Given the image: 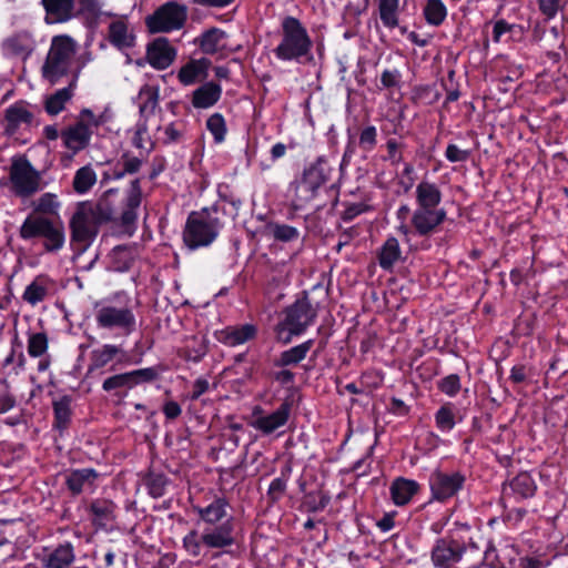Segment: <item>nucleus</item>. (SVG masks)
Returning <instances> with one entry per match:
<instances>
[{"instance_id": "obj_24", "label": "nucleus", "mask_w": 568, "mask_h": 568, "mask_svg": "<svg viewBox=\"0 0 568 568\" xmlns=\"http://www.w3.org/2000/svg\"><path fill=\"white\" fill-rule=\"evenodd\" d=\"M47 23H63L79 13L77 0H41Z\"/></svg>"}, {"instance_id": "obj_3", "label": "nucleus", "mask_w": 568, "mask_h": 568, "mask_svg": "<svg viewBox=\"0 0 568 568\" xmlns=\"http://www.w3.org/2000/svg\"><path fill=\"white\" fill-rule=\"evenodd\" d=\"M113 111L106 106L101 112L94 113L93 110L82 109L75 122L61 132L63 145L73 154H77L90 145L94 130L111 122Z\"/></svg>"}, {"instance_id": "obj_16", "label": "nucleus", "mask_w": 568, "mask_h": 568, "mask_svg": "<svg viewBox=\"0 0 568 568\" xmlns=\"http://www.w3.org/2000/svg\"><path fill=\"white\" fill-rule=\"evenodd\" d=\"M465 547L459 541L447 537L439 538L432 549L430 559L437 568H450L462 559Z\"/></svg>"}, {"instance_id": "obj_20", "label": "nucleus", "mask_w": 568, "mask_h": 568, "mask_svg": "<svg viewBox=\"0 0 568 568\" xmlns=\"http://www.w3.org/2000/svg\"><path fill=\"white\" fill-rule=\"evenodd\" d=\"M176 49L166 38H158L146 48V60L156 70L168 69L175 60Z\"/></svg>"}, {"instance_id": "obj_11", "label": "nucleus", "mask_w": 568, "mask_h": 568, "mask_svg": "<svg viewBox=\"0 0 568 568\" xmlns=\"http://www.w3.org/2000/svg\"><path fill=\"white\" fill-rule=\"evenodd\" d=\"M101 224L103 223L91 210V203H80L70 220L71 241L84 246L90 245L97 237Z\"/></svg>"}, {"instance_id": "obj_21", "label": "nucleus", "mask_w": 568, "mask_h": 568, "mask_svg": "<svg viewBox=\"0 0 568 568\" xmlns=\"http://www.w3.org/2000/svg\"><path fill=\"white\" fill-rule=\"evenodd\" d=\"M108 40L119 50L134 47L135 31L126 17L114 18L108 27Z\"/></svg>"}, {"instance_id": "obj_56", "label": "nucleus", "mask_w": 568, "mask_h": 568, "mask_svg": "<svg viewBox=\"0 0 568 568\" xmlns=\"http://www.w3.org/2000/svg\"><path fill=\"white\" fill-rule=\"evenodd\" d=\"M445 155L449 162H464L469 158L470 152L460 149L456 144H448L446 148Z\"/></svg>"}, {"instance_id": "obj_37", "label": "nucleus", "mask_w": 568, "mask_h": 568, "mask_svg": "<svg viewBox=\"0 0 568 568\" xmlns=\"http://www.w3.org/2000/svg\"><path fill=\"white\" fill-rule=\"evenodd\" d=\"M376 3L383 26L388 29L398 27L400 0H376Z\"/></svg>"}, {"instance_id": "obj_55", "label": "nucleus", "mask_w": 568, "mask_h": 568, "mask_svg": "<svg viewBox=\"0 0 568 568\" xmlns=\"http://www.w3.org/2000/svg\"><path fill=\"white\" fill-rule=\"evenodd\" d=\"M402 73L397 69H386L382 72L381 84L383 89L396 88L399 85Z\"/></svg>"}, {"instance_id": "obj_51", "label": "nucleus", "mask_w": 568, "mask_h": 568, "mask_svg": "<svg viewBox=\"0 0 568 568\" xmlns=\"http://www.w3.org/2000/svg\"><path fill=\"white\" fill-rule=\"evenodd\" d=\"M271 232L275 240L282 242L296 240L300 235L297 229L286 224H274L271 226Z\"/></svg>"}, {"instance_id": "obj_42", "label": "nucleus", "mask_w": 568, "mask_h": 568, "mask_svg": "<svg viewBox=\"0 0 568 568\" xmlns=\"http://www.w3.org/2000/svg\"><path fill=\"white\" fill-rule=\"evenodd\" d=\"M93 523L100 527L106 526L113 519L114 504L108 500H95L91 504Z\"/></svg>"}, {"instance_id": "obj_50", "label": "nucleus", "mask_w": 568, "mask_h": 568, "mask_svg": "<svg viewBox=\"0 0 568 568\" xmlns=\"http://www.w3.org/2000/svg\"><path fill=\"white\" fill-rule=\"evenodd\" d=\"M387 155L384 158L385 161L392 165H398L403 161V150L405 144L397 139H388L386 142Z\"/></svg>"}, {"instance_id": "obj_14", "label": "nucleus", "mask_w": 568, "mask_h": 568, "mask_svg": "<svg viewBox=\"0 0 568 568\" xmlns=\"http://www.w3.org/2000/svg\"><path fill=\"white\" fill-rule=\"evenodd\" d=\"M465 476L458 471H435L429 477V486L436 500L445 501L455 496L464 486Z\"/></svg>"}, {"instance_id": "obj_27", "label": "nucleus", "mask_w": 568, "mask_h": 568, "mask_svg": "<svg viewBox=\"0 0 568 568\" xmlns=\"http://www.w3.org/2000/svg\"><path fill=\"white\" fill-rule=\"evenodd\" d=\"M79 80V72L72 73V79L65 88L57 90L44 100V110L50 115H58L62 112L74 95Z\"/></svg>"}, {"instance_id": "obj_1", "label": "nucleus", "mask_w": 568, "mask_h": 568, "mask_svg": "<svg viewBox=\"0 0 568 568\" xmlns=\"http://www.w3.org/2000/svg\"><path fill=\"white\" fill-rule=\"evenodd\" d=\"M229 501L215 497L209 505L194 506L199 518L209 527L202 532L193 529L183 538V547L192 557H215L235 544L234 518L229 513Z\"/></svg>"}, {"instance_id": "obj_35", "label": "nucleus", "mask_w": 568, "mask_h": 568, "mask_svg": "<svg viewBox=\"0 0 568 568\" xmlns=\"http://www.w3.org/2000/svg\"><path fill=\"white\" fill-rule=\"evenodd\" d=\"M33 216H59L61 202L57 194L47 192L31 202Z\"/></svg>"}, {"instance_id": "obj_48", "label": "nucleus", "mask_w": 568, "mask_h": 568, "mask_svg": "<svg viewBox=\"0 0 568 568\" xmlns=\"http://www.w3.org/2000/svg\"><path fill=\"white\" fill-rule=\"evenodd\" d=\"M291 468L287 467L284 470H282L281 476L273 479L268 490L267 495L271 498L272 501H277L282 498L286 490L287 480L290 478Z\"/></svg>"}, {"instance_id": "obj_29", "label": "nucleus", "mask_w": 568, "mask_h": 568, "mask_svg": "<svg viewBox=\"0 0 568 568\" xmlns=\"http://www.w3.org/2000/svg\"><path fill=\"white\" fill-rule=\"evenodd\" d=\"M142 202V190L140 179H134L128 191L124 207L120 214V222L123 226H131L138 219L136 210Z\"/></svg>"}, {"instance_id": "obj_4", "label": "nucleus", "mask_w": 568, "mask_h": 568, "mask_svg": "<svg viewBox=\"0 0 568 568\" xmlns=\"http://www.w3.org/2000/svg\"><path fill=\"white\" fill-rule=\"evenodd\" d=\"M313 41L304 24L295 17L287 16L281 23V41L274 49L281 61H301L311 57Z\"/></svg>"}, {"instance_id": "obj_7", "label": "nucleus", "mask_w": 568, "mask_h": 568, "mask_svg": "<svg viewBox=\"0 0 568 568\" xmlns=\"http://www.w3.org/2000/svg\"><path fill=\"white\" fill-rule=\"evenodd\" d=\"M316 317V310L312 306L307 297L297 300L293 305L286 308L285 318L277 325V339L287 344L292 335L302 334Z\"/></svg>"}, {"instance_id": "obj_22", "label": "nucleus", "mask_w": 568, "mask_h": 568, "mask_svg": "<svg viewBox=\"0 0 568 568\" xmlns=\"http://www.w3.org/2000/svg\"><path fill=\"white\" fill-rule=\"evenodd\" d=\"M126 357L124 349L114 344H103L90 353L88 373L101 372L112 362L122 363Z\"/></svg>"}, {"instance_id": "obj_10", "label": "nucleus", "mask_w": 568, "mask_h": 568, "mask_svg": "<svg viewBox=\"0 0 568 568\" xmlns=\"http://www.w3.org/2000/svg\"><path fill=\"white\" fill-rule=\"evenodd\" d=\"M333 169L328 161L320 156L312 163L303 174V179L297 186L296 207H302L305 203L312 201L321 186H323L331 176Z\"/></svg>"}, {"instance_id": "obj_25", "label": "nucleus", "mask_w": 568, "mask_h": 568, "mask_svg": "<svg viewBox=\"0 0 568 568\" xmlns=\"http://www.w3.org/2000/svg\"><path fill=\"white\" fill-rule=\"evenodd\" d=\"M227 40L229 36L225 31L219 28H212L202 33L197 43L202 52L206 54H220L221 57H225L233 51Z\"/></svg>"}, {"instance_id": "obj_23", "label": "nucleus", "mask_w": 568, "mask_h": 568, "mask_svg": "<svg viewBox=\"0 0 568 568\" xmlns=\"http://www.w3.org/2000/svg\"><path fill=\"white\" fill-rule=\"evenodd\" d=\"M32 121L33 113L26 101H17L4 111V130L10 135L28 128Z\"/></svg>"}, {"instance_id": "obj_63", "label": "nucleus", "mask_w": 568, "mask_h": 568, "mask_svg": "<svg viewBox=\"0 0 568 568\" xmlns=\"http://www.w3.org/2000/svg\"><path fill=\"white\" fill-rule=\"evenodd\" d=\"M510 30L508 23L503 20H499L495 23L493 29V39L495 42H498L501 36Z\"/></svg>"}, {"instance_id": "obj_36", "label": "nucleus", "mask_w": 568, "mask_h": 568, "mask_svg": "<svg viewBox=\"0 0 568 568\" xmlns=\"http://www.w3.org/2000/svg\"><path fill=\"white\" fill-rule=\"evenodd\" d=\"M418 488L419 486L415 480L397 478L390 486L392 499L397 506L406 505Z\"/></svg>"}, {"instance_id": "obj_40", "label": "nucleus", "mask_w": 568, "mask_h": 568, "mask_svg": "<svg viewBox=\"0 0 568 568\" xmlns=\"http://www.w3.org/2000/svg\"><path fill=\"white\" fill-rule=\"evenodd\" d=\"M312 346L313 341L308 339L300 345L282 352L280 357L275 361V366L285 367L301 363L306 357Z\"/></svg>"}, {"instance_id": "obj_6", "label": "nucleus", "mask_w": 568, "mask_h": 568, "mask_svg": "<svg viewBox=\"0 0 568 568\" xmlns=\"http://www.w3.org/2000/svg\"><path fill=\"white\" fill-rule=\"evenodd\" d=\"M22 240L43 237V248L49 253L59 252L65 243L63 223L48 217L29 215L19 229Z\"/></svg>"}, {"instance_id": "obj_19", "label": "nucleus", "mask_w": 568, "mask_h": 568, "mask_svg": "<svg viewBox=\"0 0 568 568\" xmlns=\"http://www.w3.org/2000/svg\"><path fill=\"white\" fill-rule=\"evenodd\" d=\"M155 378L156 372L154 368H141L108 377L103 382L102 388L105 392H111L121 388L131 389L134 386L139 385L140 383L151 382Z\"/></svg>"}, {"instance_id": "obj_34", "label": "nucleus", "mask_w": 568, "mask_h": 568, "mask_svg": "<svg viewBox=\"0 0 568 568\" xmlns=\"http://www.w3.org/2000/svg\"><path fill=\"white\" fill-rule=\"evenodd\" d=\"M222 95V88L215 82H205L192 94V105L195 109H207L213 106Z\"/></svg>"}, {"instance_id": "obj_54", "label": "nucleus", "mask_w": 568, "mask_h": 568, "mask_svg": "<svg viewBox=\"0 0 568 568\" xmlns=\"http://www.w3.org/2000/svg\"><path fill=\"white\" fill-rule=\"evenodd\" d=\"M439 389L448 396H455L460 389L459 376L456 374L446 376L440 381Z\"/></svg>"}, {"instance_id": "obj_31", "label": "nucleus", "mask_w": 568, "mask_h": 568, "mask_svg": "<svg viewBox=\"0 0 568 568\" xmlns=\"http://www.w3.org/2000/svg\"><path fill=\"white\" fill-rule=\"evenodd\" d=\"M416 207L442 209V192L439 187L429 181H422L415 189Z\"/></svg>"}, {"instance_id": "obj_58", "label": "nucleus", "mask_w": 568, "mask_h": 568, "mask_svg": "<svg viewBox=\"0 0 568 568\" xmlns=\"http://www.w3.org/2000/svg\"><path fill=\"white\" fill-rule=\"evenodd\" d=\"M163 142L165 144L178 143L183 136V132L179 130L173 123H170L163 129Z\"/></svg>"}, {"instance_id": "obj_9", "label": "nucleus", "mask_w": 568, "mask_h": 568, "mask_svg": "<svg viewBox=\"0 0 568 568\" xmlns=\"http://www.w3.org/2000/svg\"><path fill=\"white\" fill-rule=\"evenodd\" d=\"M187 19V7L174 1L160 6L145 18V24L151 33H168L180 30Z\"/></svg>"}, {"instance_id": "obj_15", "label": "nucleus", "mask_w": 568, "mask_h": 568, "mask_svg": "<svg viewBox=\"0 0 568 568\" xmlns=\"http://www.w3.org/2000/svg\"><path fill=\"white\" fill-rule=\"evenodd\" d=\"M37 45L34 36L30 31L21 30L7 37L1 49L4 57L26 61L36 51Z\"/></svg>"}, {"instance_id": "obj_33", "label": "nucleus", "mask_w": 568, "mask_h": 568, "mask_svg": "<svg viewBox=\"0 0 568 568\" xmlns=\"http://www.w3.org/2000/svg\"><path fill=\"white\" fill-rule=\"evenodd\" d=\"M51 288L52 281L44 275H38L24 288L22 300L29 305L36 306L48 297Z\"/></svg>"}, {"instance_id": "obj_38", "label": "nucleus", "mask_w": 568, "mask_h": 568, "mask_svg": "<svg viewBox=\"0 0 568 568\" xmlns=\"http://www.w3.org/2000/svg\"><path fill=\"white\" fill-rule=\"evenodd\" d=\"M97 477L98 474L93 469H77L68 475L67 485L73 494H80L84 489L91 488Z\"/></svg>"}, {"instance_id": "obj_41", "label": "nucleus", "mask_w": 568, "mask_h": 568, "mask_svg": "<svg viewBox=\"0 0 568 568\" xmlns=\"http://www.w3.org/2000/svg\"><path fill=\"white\" fill-rule=\"evenodd\" d=\"M97 173L92 166H82L74 174L73 189L77 193L84 194L97 183Z\"/></svg>"}, {"instance_id": "obj_62", "label": "nucleus", "mask_w": 568, "mask_h": 568, "mask_svg": "<svg viewBox=\"0 0 568 568\" xmlns=\"http://www.w3.org/2000/svg\"><path fill=\"white\" fill-rule=\"evenodd\" d=\"M209 389V382L205 378H197L193 384L192 399H197Z\"/></svg>"}, {"instance_id": "obj_8", "label": "nucleus", "mask_w": 568, "mask_h": 568, "mask_svg": "<svg viewBox=\"0 0 568 568\" xmlns=\"http://www.w3.org/2000/svg\"><path fill=\"white\" fill-rule=\"evenodd\" d=\"M11 192L19 197H31L42 190V178L26 158H14L10 165Z\"/></svg>"}, {"instance_id": "obj_26", "label": "nucleus", "mask_w": 568, "mask_h": 568, "mask_svg": "<svg viewBox=\"0 0 568 568\" xmlns=\"http://www.w3.org/2000/svg\"><path fill=\"white\" fill-rule=\"evenodd\" d=\"M210 67L211 61L206 58L191 59L178 71V80L185 87L193 85L207 78Z\"/></svg>"}, {"instance_id": "obj_32", "label": "nucleus", "mask_w": 568, "mask_h": 568, "mask_svg": "<svg viewBox=\"0 0 568 568\" xmlns=\"http://www.w3.org/2000/svg\"><path fill=\"white\" fill-rule=\"evenodd\" d=\"M75 559L74 548L70 542L59 545L42 558L44 568H69Z\"/></svg>"}, {"instance_id": "obj_47", "label": "nucleus", "mask_w": 568, "mask_h": 568, "mask_svg": "<svg viewBox=\"0 0 568 568\" xmlns=\"http://www.w3.org/2000/svg\"><path fill=\"white\" fill-rule=\"evenodd\" d=\"M142 165V161L136 156H122L118 166L113 171L114 179H122L126 174L136 173Z\"/></svg>"}, {"instance_id": "obj_46", "label": "nucleus", "mask_w": 568, "mask_h": 568, "mask_svg": "<svg viewBox=\"0 0 568 568\" xmlns=\"http://www.w3.org/2000/svg\"><path fill=\"white\" fill-rule=\"evenodd\" d=\"M49 347L48 336L44 333H33L28 337V354L31 357H42Z\"/></svg>"}, {"instance_id": "obj_45", "label": "nucleus", "mask_w": 568, "mask_h": 568, "mask_svg": "<svg viewBox=\"0 0 568 568\" xmlns=\"http://www.w3.org/2000/svg\"><path fill=\"white\" fill-rule=\"evenodd\" d=\"M206 129L213 135L215 143H222L227 132L226 123L221 113H214L206 120Z\"/></svg>"}, {"instance_id": "obj_60", "label": "nucleus", "mask_w": 568, "mask_h": 568, "mask_svg": "<svg viewBox=\"0 0 568 568\" xmlns=\"http://www.w3.org/2000/svg\"><path fill=\"white\" fill-rule=\"evenodd\" d=\"M16 406V397L9 392L8 387L0 390V414L11 410Z\"/></svg>"}, {"instance_id": "obj_13", "label": "nucleus", "mask_w": 568, "mask_h": 568, "mask_svg": "<svg viewBox=\"0 0 568 568\" xmlns=\"http://www.w3.org/2000/svg\"><path fill=\"white\" fill-rule=\"evenodd\" d=\"M290 415L291 403L288 402L282 403L276 410L267 415H264L263 409L256 406L253 409L250 425L263 435H271L287 423Z\"/></svg>"}, {"instance_id": "obj_49", "label": "nucleus", "mask_w": 568, "mask_h": 568, "mask_svg": "<svg viewBox=\"0 0 568 568\" xmlns=\"http://www.w3.org/2000/svg\"><path fill=\"white\" fill-rule=\"evenodd\" d=\"M435 422L438 429L449 432L455 426V414L452 407L442 406L435 414Z\"/></svg>"}, {"instance_id": "obj_39", "label": "nucleus", "mask_w": 568, "mask_h": 568, "mask_svg": "<svg viewBox=\"0 0 568 568\" xmlns=\"http://www.w3.org/2000/svg\"><path fill=\"white\" fill-rule=\"evenodd\" d=\"M402 258V250L398 240L388 237L378 253V262L382 268L390 270Z\"/></svg>"}, {"instance_id": "obj_61", "label": "nucleus", "mask_w": 568, "mask_h": 568, "mask_svg": "<svg viewBox=\"0 0 568 568\" xmlns=\"http://www.w3.org/2000/svg\"><path fill=\"white\" fill-rule=\"evenodd\" d=\"M368 206L364 203H354L348 205L345 211L343 212V219L345 221L353 220L357 215L364 213L367 211Z\"/></svg>"}, {"instance_id": "obj_52", "label": "nucleus", "mask_w": 568, "mask_h": 568, "mask_svg": "<svg viewBox=\"0 0 568 568\" xmlns=\"http://www.w3.org/2000/svg\"><path fill=\"white\" fill-rule=\"evenodd\" d=\"M54 416L60 428L65 427L70 419V400L62 398L53 404Z\"/></svg>"}, {"instance_id": "obj_5", "label": "nucleus", "mask_w": 568, "mask_h": 568, "mask_svg": "<svg viewBox=\"0 0 568 568\" xmlns=\"http://www.w3.org/2000/svg\"><path fill=\"white\" fill-rule=\"evenodd\" d=\"M223 224L219 217L204 209L191 212L183 229V242L189 250L210 246L219 236Z\"/></svg>"}, {"instance_id": "obj_59", "label": "nucleus", "mask_w": 568, "mask_h": 568, "mask_svg": "<svg viewBox=\"0 0 568 568\" xmlns=\"http://www.w3.org/2000/svg\"><path fill=\"white\" fill-rule=\"evenodd\" d=\"M165 478L161 475L152 476L149 480V489L153 497H161L164 494Z\"/></svg>"}, {"instance_id": "obj_18", "label": "nucleus", "mask_w": 568, "mask_h": 568, "mask_svg": "<svg viewBox=\"0 0 568 568\" xmlns=\"http://www.w3.org/2000/svg\"><path fill=\"white\" fill-rule=\"evenodd\" d=\"M537 489L534 478L528 473H520L508 483L504 484L501 501L505 507L523 499L530 498Z\"/></svg>"}, {"instance_id": "obj_43", "label": "nucleus", "mask_w": 568, "mask_h": 568, "mask_svg": "<svg viewBox=\"0 0 568 568\" xmlns=\"http://www.w3.org/2000/svg\"><path fill=\"white\" fill-rule=\"evenodd\" d=\"M423 12L427 23L436 27L447 17V8L442 0H427Z\"/></svg>"}, {"instance_id": "obj_64", "label": "nucleus", "mask_w": 568, "mask_h": 568, "mask_svg": "<svg viewBox=\"0 0 568 568\" xmlns=\"http://www.w3.org/2000/svg\"><path fill=\"white\" fill-rule=\"evenodd\" d=\"M519 566L521 568H544V562L535 557H523L519 559Z\"/></svg>"}, {"instance_id": "obj_57", "label": "nucleus", "mask_w": 568, "mask_h": 568, "mask_svg": "<svg viewBox=\"0 0 568 568\" xmlns=\"http://www.w3.org/2000/svg\"><path fill=\"white\" fill-rule=\"evenodd\" d=\"M539 9L548 19L554 18L559 8H560V0H538Z\"/></svg>"}, {"instance_id": "obj_30", "label": "nucleus", "mask_w": 568, "mask_h": 568, "mask_svg": "<svg viewBox=\"0 0 568 568\" xmlns=\"http://www.w3.org/2000/svg\"><path fill=\"white\" fill-rule=\"evenodd\" d=\"M256 335V327L252 324L231 326L216 332L219 342L227 346H237L251 341Z\"/></svg>"}, {"instance_id": "obj_17", "label": "nucleus", "mask_w": 568, "mask_h": 568, "mask_svg": "<svg viewBox=\"0 0 568 568\" xmlns=\"http://www.w3.org/2000/svg\"><path fill=\"white\" fill-rule=\"evenodd\" d=\"M446 216L445 209L416 207L410 219L412 227L419 236H430L438 231Z\"/></svg>"}, {"instance_id": "obj_12", "label": "nucleus", "mask_w": 568, "mask_h": 568, "mask_svg": "<svg viewBox=\"0 0 568 568\" xmlns=\"http://www.w3.org/2000/svg\"><path fill=\"white\" fill-rule=\"evenodd\" d=\"M94 316L98 326L102 328H118L130 333L135 326V316L128 306L97 303Z\"/></svg>"}, {"instance_id": "obj_2", "label": "nucleus", "mask_w": 568, "mask_h": 568, "mask_svg": "<svg viewBox=\"0 0 568 568\" xmlns=\"http://www.w3.org/2000/svg\"><path fill=\"white\" fill-rule=\"evenodd\" d=\"M78 42L69 34L52 37L49 50L41 67L42 78L51 85L57 84L72 71Z\"/></svg>"}, {"instance_id": "obj_44", "label": "nucleus", "mask_w": 568, "mask_h": 568, "mask_svg": "<svg viewBox=\"0 0 568 568\" xmlns=\"http://www.w3.org/2000/svg\"><path fill=\"white\" fill-rule=\"evenodd\" d=\"M141 114L151 113L159 102V89L149 84L143 85L139 92Z\"/></svg>"}, {"instance_id": "obj_28", "label": "nucleus", "mask_w": 568, "mask_h": 568, "mask_svg": "<svg viewBox=\"0 0 568 568\" xmlns=\"http://www.w3.org/2000/svg\"><path fill=\"white\" fill-rule=\"evenodd\" d=\"M119 203V190L110 189L102 194L95 204L91 203V210L100 222L106 223L115 220Z\"/></svg>"}, {"instance_id": "obj_53", "label": "nucleus", "mask_w": 568, "mask_h": 568, "mask_svg": "<svg viewBox=\"0 0 568 568\" xmlns=\"http://www.w3.org/2000/svg\"><path fill=\"white\" fill-rule=\"evenodd\" d=\"M358 144L364 151H372L377 144L376 128L373 125L364 128L359 134Z\"/></svg>"}]
</instances>
